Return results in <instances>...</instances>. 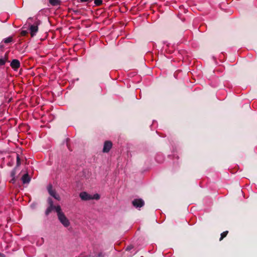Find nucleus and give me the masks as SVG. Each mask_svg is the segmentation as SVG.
Segmentation results:
<instances>
[{
  "instance_id": "nucleus-1",
  "label": "nucleus",
  "mask_w": 257,
  "mask_h": 257,
  "mask_svg": "<svg viewBox=\"0 0 257 257\" xmlns=\"http://www.w3.org/2000/svg\"><path fill=\"white\" fill-rule=\"evenodd\" d=\"M27 23L29 27L31 35L34 37L38 31V26L40 25L41 21L36 18H29Z\"/></svg>"
},
{
  "instance_id": "nucleus-2",
  "label": "nucleus",
  "mask_w": 257,
  "mask_h": 257,
  "mask_svg": "<svg viewBox=\"0 0 257 257\" xmlns=\"http://www.w3.org/2000/svg\"><path fill=\"white\" fill-rule=\"evenodd\" d=\"M56 212L57 213L58 217L60 222L65 227H68L70 225L69 221L65 214L61 211V207L59 205L57 206Z\"/></svg>"
},
{
  "instance_id": "nucleus-3",
  "label": "nucleus",
  "mask_w": 257,
  "mask_h": 257,
  "mask_svg": "<svg viewBox=\"0 0 257 257\" xmlns=\"http://www.w3.org/2000/svg\"><path fill=\"white\" fill-rule=\"evenodd\" d=\"M47 190L49 193V194L54 197L56 200H59L60 199V197L58 194H57L56 192V191L53 189L52 185L51 184H49L47 187Z\"/></svg>"
},
{
  "instance_id": "nucleus-4",
  "label": "nucleus",
  "mask_w": 257,
  "mask_h": 257,
  "mask_svg": "<svg viewBox=\"0 0 257 257\" xmlns=\"http://www.w3.org/2000/svg\"><path fill=\"white\" fill-rule=\"evenodd\" d=\"M132 204L136 208H140L144 205V201L142 199H135Z\"/></svg>"
},
{
  "instance_id": "nucleus-5",
  "label": "nucleus",
  "mask_w": 257,
  "mask_h": 257,
  "mask_svg": "<svg viewBox=\"0 0 257 257\" xmlns=\"http://www.w3.org/2000/svg\"><path fill=\"white\" fill-rule=\"evenodd\" d=\"M11 67L15 71L20 67V62L17 59H13L10 64Z\"/></svg>"
},
{
  "instance_id": "nucleus-6",
  "label": "nucleus",
  "mask_w": 257,
  "mask_h": 257,
  "mask_svg": "<svg viewBox=\"0 0 257 257\" xmlns=\"http://www.w3.org/2000/svg\"><path fill=\"white\" fill-rule=\"evenodd\" d=\"M79 196L83 200H89L92 199V196L85 192L80 193Z\"/></svg>"
},
{
  "instance_id": "nucleus-7",
  "label": "nucleus",
  "mask_w": 257,
  "mask_h": 257,
  "mask_svg": "<svg viewBox=\"0 0 257 257\" xmlns=\"http://www.w3.org/2000/svg\"><path fill=\"white\" fill-rule=\"evenodd\" d=\"M112 147V143L109 141H106L104 143L103 152L107 153L108 152Z\"/></svg>"
},
{
  "instance_id": "nucleus-8",
  "label": "nucleus",
  "mask_w": 257,
  "mask_h": 257,
  "mask_svg": "<svg viewBox=\"0 0 257 257\" xmlns=\"http://www.w3.org/2000/svg\"><path fill=\"white\" fill-rule=\"evenodd\" d=\"M22 180L24 184L28 183L30 181V178L28 174H25L22 176Z\"/></svg>"
},
{
  "instance_id": "nucleus-9",
  "label": "nucleus",
  "mask_w": 257,
  "mask_h": 257,
  "mask_svg": "<svg viewBox=\"0 0 257 257\" xmlns=\"http://www.w3.org/2000/svg\"><path fill=\"white\" fill-rule=\"evenodd\" d=\"M57 206H50L48 207L47 210H46V214L48 215L53 210H55L56 211V208Z\"/></svg>"
},
{
  "instance_id": "nucleus-10",
  "label": "nucleus",
  "mask_w": 257,
  "mask_h": 257,
  "mask_svg": "<svg viewBox=\"0 0 257 257\" xmlns=\"http://www.w3.org/2000/svg\"><path fill=\"white\" fill-rule=\"evenodd\" d=\"M50 4L52 6H57L59 4V0H49Z\"/></svg>"
},
{
  "instance_id": "nucleus-11",
  "label": "nucleus",
  "mask_w": 257,
  "mask_h": 257,
  "mask_svg": "<svg viewBox=\"0 0 257 257\" xmlns=\"http://www.w3.org/2000/svg\"><path fill=\"white\" fill-rule=\"evenodd\" d=\"M228 233V231H224L221 234V237L220 238V240H221L224 237H225Z\"/></svg>"
},
{
  "instance_id": "nucleus-12",
  "label": "nucleus",
  "mask_w": 257,
  "mask_h": 257,
  "mask_svg": "<svg viewBox=\"0 0 257 257\" xmlns=\"http://www.w3.org/2000/svg\"><path fill=\"white\" fill-rule=\"evenodd\" d=\"M5 43H9L12 41V37H8L4 39V40Z\"/></svg>"
},
{
  "instance_id": "nucleus-13",
  "label": "nucleus",
  "mask_w": 257,
  "mask_h": 257,
  "mask_svg": "<svg viewBox=\"0 0 257 257\" xmlns=\"http://www.w3.org/2000/svg\"><path fill=\"white\" fill-rule=\"evenodd\" d=\"M21 165V161L19 155L17 154V166L18 167Z\"/></svg>"
},
{
  "instance_id": "nucleus-14",
  "label": "nucleus",
  "mask_w": 257,
  "mask_h": 257,
  "mask_svg": "<svg viewBox=\"0 0 257 257\" xmlns=\"http://www.w3.org/2000/svg\"><path fill=\"white\" fill-rule=\"evenodd\" d=\"M6 62V59L2 58L0 59V65H4L5 64Z\"/></svg>"
},
{
  "instance_id": "nucleus-15",
  "label": "nucleus",
  "mask_w": 257,
  "mask_h": 257,
  "mask_svg": "<svg viewBox=\"0 0 257 257\" xmlns=\"http://www.w3.org/2000/svg\"><path fill=\"white\" fill-rule=\"evenodd\" d=\"M102 3V0H94V4L97 6H99Z\"/></svg>"
},
{
  "instance_id": "nucleus-16",
  "label": "nucleus",
  "mask_w": 257,
  "mask_h": 257,
  "mask_svg": "<svg viewBox=\"0 0 257 257\" xmlns=\"http://www.w3.org/2000/svg\"><path fill=\"white\" fill-rule=\"evenodd\" d=\"M100 198L99 195L98 194H95L92 196V199H99Z\"/></svg>"
},
{
  "instance_id": "nucleus-17",
  "label": "nucleus",
  "mask_w": 257,
  "mask_h": 257,
  "mask_svg": "<svg viewBox=\"0 0 257 257\" xmlns=\"http://www.w3.org/2000/svg\"><path fill=\"white\" fill-rule=\"evenodd\" d=\"M28 33V31L27 30H22L21 31V34L23 36H26Z\"/></svg>"
},
{
  "instance_id": "nucleus-18",
  "label": "nucleus",
  "mask_w": 257,
  "mask_h": 257,
  "mask_svg": "<svg viewBox=\"0 0 257 257\" xmlns=\"http://www.w3.org/2000/svg\"><path fill=\"white\" fill-rule=\"evenodd\" d=\"M48 202L49 205H50V206H54L53 205V202L52 199L51 198H49L48 199Z\"/></svg>"
},
{
  "instance_id": "nucleus-19",
  "label": "nucleus",
  "mask_w": 257,
  "mask_h": 257,
  "mask_svg": "<svg viewBox=\"0 0 257 257\" xmlns=\"http://www.w3.org/2000/svg\"><path fill=\"white\" fill-rule=\"evenodd\" d=\"M91 0H80V2L81 3H85V2H89Z\"/></svg>"
},
{
  "instance_id": "nucleus-20",
  "label": "nucleus",
  "mask_w": 257,
  "mask_h": 257,
  "mask_svg": "<svg viewBox=\"0 0 257 257\" xmlns=\"http://www.w3.org/2000/svg\"><path fill=\"white\" fill-rule=\"evenodd\" d=\"M11 175H12V176H14L15 172H12V173H11Z\"/></svg>"
},
{
  "instance_id": "nucleus-21",
  "label": "nucleus",
  "mask_w": 257,
  "mask_h": 257,
  "mask_svg": "<svg viewBox=\"0 0 257 257\" xmlns=\"http://www.w3.org/2000/svg\"><path fill=\"white\" fill-rule=\"evenodd\" d=\"M156 160H157V161H158V157L156 158Z\"/></svg>"
}]
</instances>
